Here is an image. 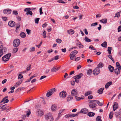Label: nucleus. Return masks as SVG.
<instances>
[{
    "label": "nucleus",
    "mask_w": 121,
    "mask_h": 121,
    "mask_svg": "<svg viewBox=\"0 0 121 121\" xmlns=\"http://www.w3.org/2000/svg\"><path fill=\"white\" fill-rule=\"evenodd\" d=\"M113 112H111L110 113L109 115V117L111 119L113 117Z\"/></svg>",
    "instance_id": "42"
},
{
    "label": "nucleus",
    "mask_w": 121,
    "mask_h": 121,
    "mask_svg": "<svg viewBox=\"0 0 121 121\" xmlns=\"http://www.w3.org/2000/svg\"><path fill=\"white\" fill-rule=\"evenodd\" d=\"M37 113L38 114V115L40 117L43 115L44 114L43 112L40 109L38 110L37 111Z\"/></svg>",
    "instance_id": "13"
},
{
    "label": "nucleus",
    "mask_w": 121,
    "mask_h": 121,
    "mask_svg": "<svg viewBox=\"0 0 121 121\" xmlns=\"http://www.w3.org/2000/svg\"><path fill=\"white\" fill-rule=\"evenodd\" d=\"M20 36L21 37L23 38H24L26 37V34L24 32H22L20 34Z\"/></svg>",
    "instance_id": "24"
},
{
    "label": "nucleus",
    "mask_w": 121,
    "mask_h": 121,
    "mask_svg": "<svg viewBox=\"0 0 121 121\" xmlns=\"http://www.w3.org/2000/svg\"><path fill=\"white\" fill-rule=\"evenodd\" d=\"M73 99V97L71 95H69L67 98V101L69 102L71 100Z\"/></svg>",
    "instance_id": "22"
},
{
    "label": "nucleus",
    "mask_w": 121,
    "mask_h": 121,
    "mask_svg": "<svg viewBox=\"0 0 121 121\" xmlns=\"http://www.w3.org/2000/svg\"><path fill=\"white\" fill-rule=\"evenodd\" d=\"M107 42L104 41V43H102L101 44V46L104 47L106 48L107 47Z\"/></svg>",
    "instance_id": "29"
},
{
    "label": "nucleus",
    "mask_w": 121,
    "mask_h": 121,
    "mask_svg": "<svg viewBox=\"0 0 121 121\" xmlns=\"http://www.w3.org/2000/svg\"><path fill=\"white\" fill-rule=\"evenodd\" d=\"M26 15H28V14H30V15L32 16V15L33 13L32 11H30L27 12L26 13Z\"/></svg>",
    "instance_id": "45"
},
{
    "label": "nucleus",
    "mask_w": 121,
    "mask_h": 121,
    "mask_svg": "<svg viewBox=\"0 0 121 121\" xmlns=\"http://www.w3.org/2000/svg\"><path fill=\"white\" fill-rule=\"evenodd\" d=\"M112 84V82H107L105 86V87L107 89L108 88V87Z\"/></svg>",
    "instance_id": "18"
},
{
    "label": "nucleus",
    "mask_w": 121,
    "mask_h": 121,
    "mask_svg": "<svg viewBox=\"0 0 121 121\" xmlns=\"http://www.w3.org/2000/svg\"><path fill=\"white\" fill-rule=\"evenodd\" d=\"M104 89V88H100L98 91V93L99 94H102Z\"/></svg>",
    "instance_id": "19"
},
{
    "label": "nucleus",
    "mask_w": 121,
    "mask_h": 121,
    "mask_svg": "<svg viewBox=\"0 0 121 121\" xmlns=\"http://www.w3.org/2000/svg\"><path fill=\"white\" fill-rule=\"evenodd\" d=\"M37 74H34L33 76L30 77V79L31 78L32 79L34 77H35L36 76H37Z\"/></svg>",
    "instance_id": "63"
},
{
    "label": "nucleus",
    "mask_w": 121,
    "mask_h": 121,
    "mask_svg": "<svg viewBox=\"0 0 121 121\" xmlns=\"http://www.w3.org/2000/svg\"><path fill=\"white\" fill-rule=\"evenodd\" d=\"M120 12H117L116 14V16H115L114 17H118L120 16Z\"/></svg>",
    "instance_id": "49"
},
{
    "label": "nucleus",
    "mask_w": 121,
    "mask_h": 121,
    "mask_svg": "<svg viewBox=\"0 0 121 121\" xmlns=\"http://www.w3.org/2000/svg\"><path fill=\"white\" fill-rule=\"evenodd\" d=\"M40 18H37L35 19V23L36 24H38L39 21V20Z\"/></svg>",
    "instance_id": "41"
},
{
    "label": "nucleus",
    "mask_w": 121,
    "mask_h": 121,
    "mask_svg": "<svg viewBox=\"0 0 121 121\" xmlns=\"http://www.w3.org/2000/svg\"><path fill=\"white\" fill-rule=\"evenodd\" d=\"M68 33L69 34L72 35L74 33V31L72 29L68 30Z\"/></svg>",
    "instance_id": "20"
},
{
    "label": "nucleus",
    "mask_w": 121,
    "mask_h": 121,
    "mask_svg": "<svg viewBox=\"0 0 121 121\" xmlns=\"http://www.w3.org/2000/svg\"><path fill=\"white\" fill-rule=\"evenodd\" d=\"M108 68L109 70L112 73L113 72L114 68L111 65H109L108 66Z\"/></svg>",
    "instance_id": "17"
},
{
    "label": "nucleus",
    "mask_w": 121,
    "mask_h": 121,
    "mask_svg": "<svg viewBox=\"0 0 121 121\" xmlns=\"http://www.w3.org/2000/svg\"><path fill=\"white\" fill-rule=\"evenodd\" d=\"M93 96L92 95H90L88 97V98L89 99H91L93 98Z\"/></svg>",
    "instance_id": "64"
},
{
    "label": "nucleus",
    "mask_w": 121,
    "mask_h": 121,
    "mask_svg": "<svg viewBox=\"0 0 121 121\" xmlns=\"http://www.w3.org/2000/svg\"><path fill=\"white\" fill-rule=\"evenodd\" d=\"M46 77V76L45 75H43L40 78V80H41Z\"/></svg>",
    "instance_id": "58"
},
{
    "label": "nucleus",
    "mask_w": 121,
    "mask_h": 121,
    "mask_svg": "<svg viewBox=\"0 0 121 121\" xmlns=\"http://www.w3.org/2000/svg\"><path fill=\"white\" fill-rule=\"evenodd\" d=\"M79 48H83V45L81 44V42H79Z\"/></svg>",
    "instance_id": "52"
},
{
    "label": "nucleus",
    "mask_w": 121,
    "mask_h": 121,
    "mask_svg": "<svg viewBox=\"0 0 121 121\" xmlns=\"http://www.w3.org/2000/svg\"><path fill=\"white\" fill-rule=\"evenodd\" d=\"M92 72V70L91 69H89L87 72V73L88 75H90Z\"/></svg>",
    "instance_id": "37"
},
{
    "label": "nucleus",
    "mask_w": 121,
    "mask_h": 121,
    "mask_svg": "<svg viewBox=\"0 0 121 121\" xmlns=\"http://www.w3.org/2000/svg\"><path fill=\"white\" fill-rule=\"evenodd\" d=\"M89 48H91V49L92 50H95L96 49L92 45L90 46Z\"/></svg>",
    "instance_id": "59"
},
{
    "label": "nucleus",
    "mask_w": 121,
    "mask_h": 121,
    "mask_svg": "<svg viewBox=\"0 0 121 121\" xmlns=\"http://www.w3.org/2000/svg\"><path fill=\"white\" fill-rule=\"evenodd\" d=\"M46 31H44L43 33V35L44 38H45L46 37Z\"/></svg>",
    "instance_id": "56"
},
{
    "label": "nucleus",
    "mask_w": 121,
    "mask_h": 121,
    "mask_svg": "<svg viewBox=\"0 0 121 121\" xmlns=\"http://www.w3.org/2000/svg\"><path fill=\"white\" fill-rule=\"evenodd\" d=\"M58 70V69L57 68H55L54 67H53L51 69V71L52 72H56Z\"/></svg>",
    "instance_id": "25"
},
{
    "label": "nucleus",
    "mask_w": 121,
    "mask_h": 121,
    "mask_svg": "<svg viewBox=\"0 0 121 121\" xmlns=\"http://www.w3.org/2000/svg\"><path fill=\"white\" fill-rule=\"evenodd\" d=\"M104 65L103 63L101 62H100L99 63L98 65V67H98L99 69L100 68H102L103 67Z\"/></svg>",
    "instance_id": "31"
},
{
    "label": "nucleus",
    "mask_w": 121,
    "mask_h": 121,
    "mask_svg": "<svg viewBox=\"0 0 121 121\" xmlns=\"http://www.w3.org/2000/svg\"><path fill=\"white\" fill-rule=\"evenodd\" d=\"M8 24L10 27H13L15 25V22L13 21H10L8 22Z\"/></svg>",
    "instance_id": "8"
},
{
    "label": "nucleus",
    "mask_w": 121,
    "mask_h": 121,
    "mask_svg": "<svg viewBox=\"0 0 121 121\" xmlns=\"http://www.w3.org/2000/svg\"><path fill=\"white\" fill-rule=\"evenodd\" d=\"M13 14H15L16 15H17L18 13L17 11H13Z\"/></svg>",
    "instance_id": "62"
},
{
    "label": "nucleus",
    "mask_w": 121,
    "mask_h": 121,
    "mask_svg": "<svg viewBox=\"0 0 121 121\" xmlns=\"http://www.w3.org/2000/svg\"><path fill=\"white\" fill-rule=\"evenodd\" d=\"M3 48V44L2 42L0 41V48H3Z\"/></svg>",
    "instance_id": "60"
},
{
    "label": "nucleus",
    "mask_w": 121,
    "mask_h": 121,
    "mask_svg": "<svg viewBox=\"0 0 121 121\" xmlns=\"http://www.w3.org/2000/svg\"><path fill=\"white\" fill-rule=\"evenodd\" d=\"M98 25L97 22H95L91 24V26H95Z\"/></svg>",
    "instance_id": "51"
},
{
    "label": "nucleus",
    "mask_w": 121,
    "mask_h": 121,
    "mask_svg": "<svg viewBox=\"0 0 121 121\" xmlns=\"http://www.w3.org/2000/svg\"><path fill=\"white\" fill-rule=\"evenodd\" d=\"M88 112V109L86 108L82 109L81 110L80 112L84 114H86Z\"/></svg>",
    "instance_id": "10"
},
{
    "label": "nucleus",
    "mask_w": 121,
    "mask_h": 121,
    "mask_svg": "<svg viewBox=\"0 0 121 121\" xmlns=\"http://www.w3.org/2000/svg\"><path fill=\"white\" fill-rule=\"evenodd\" d=\"M84 40L86 42H90L91 41V40L88 39L86 36L85 37Z\"/></svg>",
    "instance_id": "28"
},
{
    "label": "nucleus",
    "mask_w": 121,
    "mask_h": 121,
    "mask_svg": "<svg viewBox=\"0 0 121 121\" xmlns=\"http://www.w3.org/2000/svg\"><path fill=\"white\" fill-rule=\"evenodd\" d=\"M26 31L28 35H29L30 33L31 30L28 29H26Z\"/></svg>",
    "instance_id": "55"
},
{
    "label": "nucleus",
    "mask_w": 121,
    "mask_h": 121,
    "mask_svg": "<svg viewBox=\"0 0 121 121\" xmlns=\"http://www.w3.org/2000/svg\"><path fill=\"white\" fill-rule=\"evenodd\" d=\"M30 111L29 110H28V111L26 112V116H29L30 114Z\"/></svg>",
    "instance_id": "47"
},
{
    "label": "nucleus",
    "mask_w": 121,
    "mask_h": 121,
    "mask_svg": "<svg viewBox=\"0 0 121 121\" xmlns=\"http://www.w3.org/2000/svg\"><path fill=\"white\" fill-rule=\"evenodd\" d=\"M5 105L3 106H0V108L1 109H2V111L6 109V108L5 107Z\"/></svg>",
    "instance_id": "27"
},
{
    "label": "nucleus",
    "mask_w": 121,
    "mask_h": 121,
    "mask_svg": "<svg viewBox=\"0 0 121 121\" xmlns=\"http://www.w3.org/2000/svg\"><path fill=\"white\" fill-rule=\"evenodd\" d=\"M121 69L117 68L114 69V71L117 75L120 72Z\"/></svg>",
    "instance_id": "15"
},
{
    "label": "nucleus",
    "mask_w": 121,
    "mask_h": 121,
    "mask_svg": "<svg viewBox=\"0 0 121 121\" xmlns=\"http://www.w3.org/2000/svg\"><path fill=\"white\" fill-rule=\"evenodd\" d=\"M35 48L34 47H32L30 48V52H33L35 51Z\"/></svg>",
    "instance_id": "43"
},
{
    "label": "nucleus",
    "mask_w": 121,
    "mask_h": 121,
    "mask_svg": "<svg viewBox=\"0 0 121 121\" xmlns=\"http://www.w3.org/2000/svg\"><path fill=\"white\" fill-rule=\"evenodd\" d=\"M78 53V52L77 50H74L72 52L71 54V55H72L73 54L76 55Z\"/></svg>",
    "instance_id": "40"
},
{
    "label": "nucleus",
    "mask_w": 121,
    "mask_h": 121,
    "mask_svg": "<svg viewBox=\"0 0 121 121\" xmlns=\"http://www.w3.org/2000/svg\"><path fill=\"white\" fill-rule=\"evenodd\" d=\"M20 43V40L18 39H16L14 40L13 43V45L14 47H17L19 45Z\"/></svg>",
    "instance_id": "4"
},
{
    "label": "nucleus",
    "mask_w": 121,
    "mask_h": 121,
    "mask_svg": "<svg viewBox=\"0 0 121 121\" xmlns=\"http://www.w3.org/2000/svg\"><path fill=\"white\" fill-rule=\"evenodd\" d=\"M71 94L73 96H74L77 95V92L76 90L75 89H73L71 92Z\"/></svg>",
    "instance_id": "14"
},
{
    "label": "nucleus",
    "mask_w": 121,
    "mask_h": 121,
    "mask_svg": "<svg viewBox=\"0 0 121 121\" xmlns=\"http://www.w3.org/2000/svg\"><path fill=\"white\" fill-rule=\"evenodd\" d=\"M83 76V74L82 73H81L79 75H77L75 76L74 77V78H76L78 79H79L82 77Z\"/></svg>",
    "instance_id": "16"
},
{
    "label": "nucleus",
    "mask_w": 121,
    "mask_h": 121,
    "mask_svg": "<svg viewBox=\"0 0 121 121\" xmlns=\"http://www.w3.org/2000/svg\"><path fill=\"white\" fill-rule=\"evenodd\" d=\"M108 53L109 54H110L111 53V50L112 49V48L111 47H108Z\"/></svg>",
    "instance_id": "35"
},
{
    "label": "nucleus",
    "mask_w": 121,
    "mask_h": 121,
    "mask_svg": "<svg viewBox=\"0 0 121 121\" xmlns=\"http://www.w3.org/2000/svg\"><path fill=\"white\" fill-rule=\"evenodd\" d=\"M11 12V9H4L3 10V13L4 14H9Z\"/></svg>",
    "instance_id": "12"
},
{
    "label": "nucleus",
    "mask_w": 121,
    "mask_h": 121,
    "mask_svg": "<svg viewBox=\"0 0 121 121\" xmlns=\"http://www.w3.org/2000/svg\"><path fill=\"white\" fill-rule=\"evenodd\" d=\"M22 82V81H21L18 82L16 83L15 85V86L16 87H17Z\"/></svg>",
    "instance_id": "32"
},
{
    "label": "nucleus",
    "mask_w": 121,
    "mask_h": 121,
    "mask_svg": "<svg viewBox=\"0 0 121 121\" xmlns=\"http://www.w3.org/2000/svg\"><path fill=\"white\" fill-rule=\"evenodd\" d=\"M116 66L117 68L121 69V66L120 65L119 62H117Z\"/></svg>",
    "instance_id": "39"
},
{
    "label": "nucleus",
    "mask_w": 121,
    "mask_h": 121,
    "mask_svg": "<svg viewBox=\"0 0 121 121\" xmlns=\"http://www.w3.org/2000/svg\"><path fill=\"white\" fill-rule=\"evenodd\" d=\"M56 107L55 105H52L51 108V110L52 111H53L56 109Z\"/></svg>",
    "instance_id": "46"
},
{
    "label": "nucleus",
    "mask_w": 121,
    "mask_h": 121,
    "mask_svg": "<svg viewBox=\"0 0 121 121\" xmlns=\"http://www.w3.org/2000/svg\"><path fill=\"white\" fill-rule=\"evenodd\" d=\"M11 56V53L6 54L2 57V60L5 62L8 60Z\"/></svg>",
    "instance_id": "1"
},
{
    "label": "nucleus",
    "mask_w": 121,
    "mask_h": 121,
    "mask_svg": "<svg viewBox=\"0 0 121 121\" xmlns=\"http://www.w3.org/2000/svg\"><path fill=\"white\" fill-rule=\"evenodd\" d=\"M80 113L79 112L77 114H70V117H77V116L79 113Z\"/></svg>",
    "instance_id": "30"
},
{
    "label": "nucleus",
    "mask_w": 121,
    "mask_h": 121,
    "mask_svg": "<svg viewBox=\"0 0 121 121\" xmlns=\"http://www.w3.org/2000/svg\"><path fill=\"white\" fill-rule=\"evenodd\" d=\"M65 110V109H62L60 111V112L58 113V117H60L61 116V115H60V114L63 112Z\"/></svg>",
    "instance_id": "36"
},
{
    "label": "nucleus",
    "mask_w": 121,
    "mask_h": 121,
    "mask_svg": "<svg viewBox=\"0 0 121 121\" xmlns=\"http://www.w3.org/2000/svg\"><path fill=\"white\" fill-rule=\"evenodd\" d=\"M113 110L115 111L118 108V104L116 102H114V105H113Z\"/></svg>",
    "instance_id": "11"
},
{
    "label": "nucleus",
    "mask_w": 121,
    "mask_h": 121,
    "mask_svg": "<svg viewBox=\"0 0 121 121\" xmlns=\"http://www.w3.org/2000/svg\"><path fill=\"white\" fill-rule=\"evenodd\" d=\"M75 98L77 100V101H79L81 99H83L84 98V97L83 96V97L82 98H80L79 97H78V96H75Z\"/></svg>",
    "instance_id": "33"
},
{
    "label": "nucleus",
    "mask_w": 121,
    "mask_h": 121,
    "mask_svg": "<svg viewBox=\"0 0 121 121\" xmlns=\"http://www.w3.org/2000/svg\"><path fill=\"white\" fill-rule=\"evenodd\" d=\"M100 73V70L98 67H96L93 70V73L95 75H98Z\"/></svg>",
    "instance_id": "6"
},
{
    "label": "nucleus",
    "mask_w": 121,
    "mask_h": 121,
    "mask_svg": "<svg viewBox=\"0 0 121 121\" xmlns=\"http://www.w3.org/2000/svg\"><path fill=\"white\" fill-rule=\"evenodd\" d=\"M56 90V89L54 88L49 90L46 94V96L49 97L51 96L53 94V93Z\"/></svg>",
    "instance_id": "2"
},
{
    "label": "nucleus",
    "mask_w": 121,
    "mask_h": 121,
    "mask_svg": "<svg viewBox=\"0 0 121 121\" xmlns=\"http://www.w3.org/2000/svg\"><path fill=\"white\" fill-rule=\"evenodd\" d=\"M95 113L94 112H90L88 113L87 115L90 117H93L94 116Z\"/></svg>",
    "instance_id": "26"
},
{
    "label": "nucleus",
    "mask_w": 121,
    "mask_h": 121,
    "mask_svg": "<svg viewBox=\"0 0 121 121\" xmlns=\"http://www.w3.org/2000/svg\"><path fill=\"white\" fill-rule=\"evenodd\" d=\"M99 21L105 24L107 23V19L105 18L100 20Z\"/></svg>",
    "instance_id": "23"
},
{
    "label": "nucleus",
    "mask_w": 121,
    "mask_h": 121,
    "mask_svg": "<svg viewBox=\"0 0 121 121\" xmlns=\"http://www.w3.org/2000/svg\"><path fill=\"white\" fill-rule=\"evenodd\" d=\"M45 117L47 120H50L49 121H53L54 120V118L52 117V115L50 113L47 114L46 115Z\"/></svg>",
    "instance_id": "3"
},
{
    "label": "nucleus",
    "mask_w": 121,
    "mask_h": 121,
    "mask_svg": "<svg viewBox=\"0 0 121 121\" xmlns=\"http://www.w3.org/2000/svg\"><path fill=\"white\" fill-rule=\"evenodd\" d=\"M96 103H97L100 106H102L103 105L102 103H101L98 100H96Z\"/></svg>",
    "instance_id": "53"
},
{
    "label": "nucleus",
    "mask_w": 121,
    "mask_h": 121,
    "mask_svg": "<svg viewBox=\"0 0 121 121\" xmlns=\"http://www.w3.org/2000/svg\"><path fill=\"white\" fill-rule=\"evenodd\" d=\"M61 40L60 39H56V42L58 43H61Z\"/></svg>",
    "instance_id": "50"
},
{
    "label": "nucleus",
    "mask_w": 121,
    "mask_h": 121,
    "mask_svg": "<svg viewBox=\"0 0 121 121\" xmlns=\"http://www.w3.org/2000/svg\"><path fill=\"white\" fill-rule=\"evenodd\" d=\"M92 93V92L91 91H88L86 92L85 94V96H87L88 95L91 94Z\"/></svg>",
    "instance_id": "21"
},
{
    "label": "nucleus",
    "mask_w": 121,
    "mask_h": 121,
    "mask_svg": "<svg viewBox=\"0 0 121 121\" xmlns=\"http://www.w3.org/2000/svg\"><path fill=\"white\" fill-rule=\"evenodd\" d=\"M31 68V65H30L28 67L26 68V70L27 71L29 70Z\"/></svg>",
    "instance_id": "54"
},
{
    "label": "nucleus",
    "mask_w": 121,
    "mask_h": 121,
    "mask_svg": "<svg viewBox=\"0 0 121 121\" xmlns=\"http://www.w3.org/2000/svg\"><path fill=\"white\" fill-rule=\"evenodd\" d=\"M23 77V76L22 74H19V75L18 78V79H20L21 78H22Z\"/></svg>",
    "instance_id": "61"
},
{
    "label": "nucleus",
    "mask_w": 121,
    "mask_h": 121,
    "mask_svg": "<svg viewBox=\"0 0 121 121\" xmlns=\"http://www.w3.org/2000/svg\"><path fill=\"white\" fill-rule=\"evenodd\" d=\"M96 100H91L88 101V102L89 103L92 104H96Z\"/></svg>",
    "instance_id": "34"
},
{
    "label": "nucleus",
    "mask_w": 121,
    "mask_h": 121,
    "mask_svg": "<svg viewBox=\"0 0 121 121\" xmlns=\"http://www.w3.org/2000/svg\"><path fill=\"white\" fill-rule=\"evenodd\" d=\"M66 92L64 91H62L59 94L60 97L63 98H65L66 97Z\"/></svg>",
    "instance_id": "5"
},
{
    "label": "nucleus",
    "mask_w": 121,
    "mask_h": 121,
    "mask_svg": "<svg viewBox=\"0 0 121 121\" xmlns=\"http://www.w3.org/2000/svg\"><path fill=\"white\" fill-rule=\"evenodd\" d=\"M18 50V49L17 48H14L13 49V52L14 53H15Z\"/></svg>",
    "instance_id": "38"
},
{
    "label": "nucleus",
    "mask_w": 121,
    "mask_h": 121,
    "mask_svg": "<svg viewBox=\"0 0 121 121\" xmlns=\"http://www.w3.org/2000/svg\"><path fill=\"white\" fill-rule=\"evenodd\" d=\"M6 50H7V49L5 48H2V49H0V57L5 52Z\"/></svg>",
    "instance_id": "7"
},
{
    "label": "nucleus",
    "mask_w": 121,
    "mask_h": 121,
    "mask_svg": "<svg viewBox=\"0 0 121 121\" xmlns=\"http://www.w3.org/2000/svg\"><path fill=\"white\" fill-rule=\"evenodd\" d=\"M96 121H102L101 119V117L98 116L96 118Z\"/></svg>",
    "instance_id": "44"
},
{
    "label": "nucleus",
    "mask_w": 121,
    "mask_h": 121,
    "mask_svg": "<svg viewBox=\"0 0 121 121\" xmlns=\"http://www.w3.org/2000/svg\"><path fill=\"white\" fill-rule=\"evenodd\" d=\"M121 31V26H119L118 28V32H119Z\"/></svg>",
    "instance_id": "57"
},
{
    "label": "nucleus",
    "mask_w": 121,
    "mask_h": 121,
    "mask_svg": "<svg viewBox=\"0 0 121 121\" xmlns=\"http://www.w3.org/2000/svg\"><path fill=\"white\" fill-rule=\"evenodd\" d=\"M31 10V9L30 8H26L24 10V11H26V12H28V11H30Z\"/></svg>",
    "instance_id": "48"
},
{
    "label": "nucleus",
    "mask_w": 121,
    "mask_h": 121,
    "mask_svg": "<svg viewBox=\"0 0 121 121\" xmlns=\"http://www.w3.org/2000/svg\"><path fill=\"white\" fill-rule=\"evenodd\" d=\"M96 104H90L89 105V107L90 108L92 109L93 110H95L96 109Z\"/></svg>",
    "instance_id": "9"
}]
</instances>
